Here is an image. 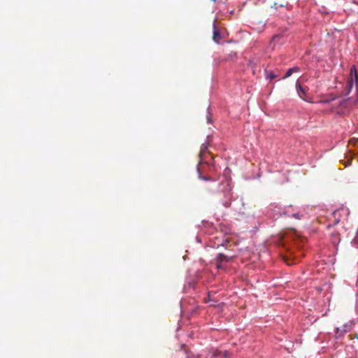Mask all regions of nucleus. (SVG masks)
Here are the masks:
<instances>
[{
  "instance_id": "obj_1",
  "label": "nucleus",
  "mask_w": 358,
  "mask_h": 358,
  "mask_svg": "<svg viewBox=\"0 0 358 358\" xmlns=\"http://www.w3.org/2000/svg\"><path fill=\"white\" fill-rule=\"evenodd\" d=\"M353 87L355 88L356 94H358V74L355 66H352L350 70L347 80L348 94L351 92Z\"/></svg>"
},
{
  "instance_id": "obj_2",
  "label": "nucleus",
  "mask_w": 358,
  "mask_h": 358,
  "mask_svg": "<svg viewBox=\"0 0 358 358\" xmlns=\"http://www.w3.org/2000/svg\"><path fill=\"white\" fill-rule=\"evenodd\" d=\"M296 87L299 96L301 99H305V96L306 94L305 88H303L299 82L296 83Z\"/></svg>"
},
{
  "instance_id": "obj_3",
  "label": "nucleus",
  "mask_w": 358,
  "mask_h": 358,
  "mask_svg": "<svg viewBox=\"0 0 358 358\" xmlns=\"http://www.w3.org/2000/svg\"><path fill=\"white\" fill-rule=\"evenodd\" d=\"M213 38L216 43H218L221 40V34L215 24Z\"/></svg>"
},
{
  "instance_id": "obj_4",
  "label": "nucleus",
  "mask_w": 358,
  "mask_h": 358,
  "mask_svg": "<svg viewBox=\"0 0 358 358\" xmlns=\"http://www.w3.org/2000/svg\"><path fill=\"white\" fill-rule=\"evenodd\" d=\"M232 259L231 257H227L224 254L220 253L217 257V262H228Z\"/></svg>"
},
{
  "instance_id": "obj_5",
  "label": "nucleus",
  "mask_w": 358,
  "mask_h": 358,
  "mask_svg": "<svg viewBox=\"0 0 358 358\" xmlns=\"http://www.w3.org/2000/svg\"><path fill=\"white\" fill-rule=\"evenodd\" d=\"M208 150V145L206 144H202L201 146V150L199 152V157L200 160H203V157L205 155V154L207 152Z\"/></svg>"
},
{
  "instance_id": "obj_6",
  "label": "nucleus",
  "mask_w": 358,
  "mask_h": 358,
  "mask_svg": "<svg viewBox=\"0 0 358 358\" xmlns=\"http://www.w3.org/2000/svg\"><path fill=\"white\" fill-rule=\"evenodd\" d=\"M299 71V68L297 67H294V68H290L289 69L285 75L284 76L283 78H287L288 77H289L294 72H296Z\"/></svg>"
},
{
  "instance_id": "obj_7",
  "label": "nucleus",
  "mask_w": 358,
  "mask_h": 358,
  "mask_svg": "<svg viewBox=\"0 0 358 358\" xmlns=\"http://www.w3.org/2000/svg\"><path fill=\"white\" fill-rule=\"evenodd\" d=\"M331 241L334 244H338L340 242V237L338 233H332Z\"/></svg>"
},
{
  "instance_id": "obj_8",
  "label": "nucleus",
  "mask_w": 358,
  "mask_h": 358,
  "mask_svg": "<svg viewBox=\"0 0 358 358\" xmlns=\"http://www.w3.org/2000/svg\"><path fill=\"white\" fill-rule=\"evenodd\" d=\"M231 193L229 192L227 195V199L222 203L223 206L226 208L229 207L231 205Z\"/></svg>"
},
{
  "instance_id": "obj_9",
  "label": "nucleus",
  "mask_w": 358,
  "mask_h": 358,
  "mask_svg": "<svg viewBox=\"0 0 358 358\" xmlns=\"http://www.w3.org/2000/svg\"><path fill=\"white\" fill-rule=\"evenodd\" d=\"M275 78V75L273 73H269L267 76V78H268L269 80H273Z\"/></svg>"
},
{
  "instance_id": "obj_10",
  "label": "nucleus",
  "mask_w": 358,
  "mask_h": 358,
  "mask_svg": "<svg viewBox=\"0 0 358 358\" xmlns=\"http://www.w3.org/2000/svg\"><path fill=\"white\" fill-rule=\"evenodd\" d=\"M348 337H349V339H350V340H352V339H354L355 338H356L358 340V334H350V335L348 336Z\"/></svg>"
},
{
  "instance_id": "obj_11",
  "label": "nucleus",
  "mask_w": 358,
  "mask_h": 358,
  "mask_svg": "<svg viewBox=\"0 0 358 358\" xmlns=\"http://www.w3.org/2000/svg\"><path fill=\"white\" fill-rule=\"evenodd\" d=\"M301 216H302V215H301V214H299V213H294V214L292 215V217H294V218H296V219H298V220L301 219Z\"/></svg>"
},
{
  "instance_id": "obj_12",
  "label": "nucleus",
  "mask_w": 358,
  "mask_h": 358,
  "mask_svg": "<svg viewBox=\"0 0 358 358\" xmlns=\"http://www.w3.org/2000/svg\"><path fill=\"white\" fill-rule=\"evenodd\" d=\"M347 327H348V326L345 325V326H343V329H340L339 328H338V329H337L338 332L339 331H341L342 333H345V332H347V331H348V329H346V328H347Z\"/></svg>"
},
{
  "instance_id": "obj_13",
  "label": "nucleus",
  "mask_w": 358,
  "mask_h": 358,
  "mask_svg": "<svg viewBox=\"0 0 358 358\" xmlns=\"http://www.w3.org/2000/svg\"><path fill=\"white\" fill-rule=\"evenodd\" d=\"M222 262H217V268L218 269H221V268H222Z\"/></svg>"
},
{
  "instance_id": "obj_14",
  "label": "nucleus",
  "mask_w": 358,
  "mask_h": 358,
  "mask_svg": "<svg viewBox=\"0 0 358 358\" xmlns=\"http://www.w3.org/2000/svg\"><path fill=\"white\" fill-rule=\"evenodd\" d=\"M287 264H289V265H290V264H295V262H294V261H293L292 263H291V262H287Z\"/></svg>"
},
{
  "instance_id": "obj_15",
  "label": "nucleus",
  "mask_w": 358,
  "mask_h": 358,
  "mask_svg": "<svg viewBox=\"0 0 358 358\" xmlns=\"http://www.w3.org/2000/svg\"><path fill=\"white\" fill-rule=\"evenodd\" d=\"M351 161H352V159H350L349 160L348 164H346L345 166L350 165V164H351Z\"/></svg>"
},
{
  "instance_id": "obj_16",
  "label": "nucleus",
  "mask_w": 358,
  "mask_h": 358,
  "mask_svg": "<svg viewBox=\"0 0 358 358\" xmlns=\"http://www.w3.org/2000/svg\"><path fill=\"white\" fill-rule=\"evenodd\" d=\"M202 179L205 180H207L208 178L206 177H202Z\"/></svg>"
}]
</instances>
